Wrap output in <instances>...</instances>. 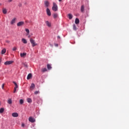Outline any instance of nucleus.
Returning a JSON list of instances; mask_svg holds the SVG:
<instances>
[{
	"instance_id": "obj_1",
	"label": "nucleus",
	"mask_w": 129,
	"mask_h": 129,
	"mask_svg": "<svg viewBox=\"0 0 129 129\" xmlns=\"http://www.w3.org/2000/svg\"><path fill=\"white\" fill-rule=\"evenodd\" d=\"M52 10L54 12H57V11H58V6H57V5L56 3H55V2L53 3V7L52 8Z\"/></svg>"
},
{
	"instance_id": "obj_2",
	"label": "nucleus",
	"mask_w": 129,
	"mask_h": 129,
	"mask_svg": "<svg viewBox=\"0 0 129 129\" xmlns=\"http://www.w3.org/2000/svg\"><path fill=\"white\" fill-rule=\"evenodd\" d=\"M30 42L32 44V47H35V46H37V43H36V42H35V40H34L33 38L30 39Z\"/></svg>"
},
{
	"instance_id": "obj_3",
	"label": "nucleus",
	"mask_w": 129,
	"mask_h": 129,
	"mask_svg": "<svg viewBox=\"0 0 129 129\" xmlns=\"http://www.w3.org/2000/svg\"><path fill=\"white\" fill-rule=\"evenodd\" d=\"M28 120L29 121L32 123L36 121V119H35V118H34L33 117H29Z\"/></svg>"
},
{
	"instance_id": "obj_4",
	"label": "nucleus",
	"mask_w": 129,
	"mask_h": 129,
	"mask_svg": "<svg viewBox=\"0 0 129 129\" xmlns=\"http://www.w3.org/2000/svg\"><path fill=\"white\" fill-rule=\"evenodd\" d=\"M35 84L32 83L31 84V86L30 87V90L31 91H33V90H34V89H35Z\"/></svg>"
},
{
	"instance_id": "obj_5",
	"label": "nucleus",
	"mask_w": 129,
	"mask_h": 129,
	"mask_svg": "<svg viewBox=\"0 0 129 129\" xmlns=\"http://www.w3.org/2000/svg\"><path fill=\"white\" fill-rule=\"evenodd\" d=\"M46 13H47V16H49V17L51 16V11H50V9H49V8L46 9Z\"/></svg>"
},
{
	"instance_id": "obj_6",
	"label": "nucleus",
	"mask_w": 129,
	"mask_h": 129,
	"mask_svg": "<svg viewBox=\"0 0 129 129\" xmlns=\"http://www.w3.org/2000/svg\"><path fill=\"white\" fill-rule=\"evenodd\" d=\"M16 20H17V18H13L11 22V24L14 25V24H15V23H16Z\"/></svg>"
},
{
	"instance_id": "obj_7",
	"label": "nucleus",
	"mask_w": 129,
	"mask_h": 129,
	"mask_svg": "<svg viewBox=\"0 0 129 129\" xmlns=\"http://www.w3.org/2000/svg\"><path fill=\"white\" fill-rule=\"evenodd\" d=\"M24 24H25V23L23 21H21L17 23V26L18 27H20V26H23Z\"/></svg>"
},
{
	"instance_id": "obj_8",
	"label": "nucleus",
	"mask_w": 129,
	"mask_h": 129,
	"mask_svg": "<svg viewBox=\"0 0 129 129\" xmlns=\"http://www.w3.org/2000/svg\"><path fill=\"white\" fill-rule=\"evenodd\" d=\"M12 116H13V117H18V116H19V114L17 112L13 113Z\"/></svg>"
},
{
	"instance_id": "obj_9",
	"label": "nucleus",
	"mask_w": 129,
	"mask_h": 129,
	"mask_svg": "<svg viewBox=\"0 0 129 129\" xmlns=\"http://www.w3.org/2000/svg\"><path fill=\"white\" fill-rule=\"evenodd\" d=\"M13 63V61H7L5 62V65H10V64H12Z\"/></svg>"
},
{
	"instance_id": "obj_10",
	"label": "nucleus",
	"mask_w": 129,
	"mask_h": 129,
	"mask_svg": "<svg viewBox=\"0 0 129 129\" xmlns=\"http://www.w3.org/2000/svg\"><path fill=\"white\" fill-rule=\"evenodd\" d=\"M45 24H46L47 27H51V23L49 21H46Z\"/></svg>"
},
{
	"instance_id": "obj_11",
	"label": "nucleus",
	"mask_w": 129,
	"mask_h": 129,
	"mask_svg": "<svg viewBox=\"0 0 129 129\" xmlns=\"http://www.w3.org/2000/svg\"><path fill=\"white\" fill-rule=\"evenodd\" d=\"M21 41L22 43H23L24 44H27V43H28V42L27 41V40L25 38H22Z\"/></svg>"
},
{
	"instance_id": "obj_12",
	"label": "nucleus",
	"mask_w": 129,
	"mask_h": 129,
	"mask_svg": "<svg viewBox=\"0 0 129 129\" xmlns=\"http://www.w3.org/2000/svg\"><path fill=\"white\" fill-rule=\"evenodd\" d=\"M47 71H48V70H47V68H42V69H41V72L42 73H44L45 72H47Z\"/></svg>"
},
{
	"instance_id": "obj_13",
	"label": "nucleus",
	"mask_w": 129,
	"mask_h": 129,
	"mask_svg": "<svg viewBox=\"0 0 129 129\" xmlns=\"http://www.w3.org/2000/svg\"><path fill=\"white\" fill-rule=\"evenodd\" d=\"M44 5L46 8H48V7H49V2L47 1H44Z\"/></svg>"
},
{
	"instance_id": "obj_14",
	"label": "nucleus",
	"mask_w": 129,
	"mask_h": 129,
	"mask_svg": "<svg viewBox=\"0 0 129 129\" xmlns=\"http://www.w3.org/2000/svg\"><path fill=\"white\" fill-rule=\"evenodd\" d=\"M26 55H27L26 53L24 52V53H20V56L22 57H24L26 56Z\"/></svg>"
},
{
	"instance_id": "obj_15",
	"label": "nucleus",
	"mask_w": 129,
	"mask_h": 129,
	"mask_svg": "<svg viewBox=\"0 0 129 129\" xmlns=\"http://www.w3.org/2000/svg\"><path fill=\"white\" fill-rule=\"evenodd\" d=\"M32 78V74H29L27 76V80H29V79H31Z\"/></svg>"
},
{
	"instance_id": "obj_16",
	"label": "nucleus",
	"mask_w": 129,
	"mask_h": 129,
	"mask_svg": "<svg viewBox=\"0 0 129 129\" xmlns=\"http://www.w3.org/2000/svg\"><path fill=\"white\" fill-rule=\"evenodd\" d=\"M3 13L4 14V15H6L7 13H8V11H7V9L6 8H3Z\"/></svg>"
},
{
	"instance_id": "obj_17",
	"label": "nucleus",
	"mask_w": 129,
	"mask_h": 129,
	"mask_svg": "<svg viewBox=\"0 0 129 129\" xmlns=\"http://www.w3.org/2000/svg\"><path fill=\"white\" fill-rule=\"evenodd\" d=\"M81 11L82 13H83L84 12V5H82L81 8Z\"/></svg>"
},
{
	"instance_id": "obj_18",
	"label": "nucleus",
	"mask_w": 129,
	"mask_h": 129,
	"mask_svg": "<svg viewBox=\"0 0 129 129\" xmlns=\"http://www.w3.org/2000/svg\"><path fill=\"white\" fill-rule=\"evenodd\" d=\"M68 17H69V19L70 20L72 19V18H73V16L72 14H68Z\"/></svg>"
},
{
	"instance_id": "obj_19",
	"label": "nucleus",
	"mask_w": 129,
	"mask_h": 129,
	"mask_svg": "<svg viewBox=\"0 0 129 129\" xmlns=\"http://www.w3.org/2000/svg\"><path fill=\"white\" fill-rule=\"evenodd\" d=\"M75 24H76V25L79 24V19L78 18H76L75 20Z\"/></svg>"
},
{
	"instance_id": "obj_20",
	"label": "nucleus",
	"mask_w": 129,
	"mask_h": 129,
	"mask_svg": "<svg viewBox=\"0 0 129 129\" xmlns=\"http://www.w3.org/2000/svg\"><path fill=\"white\" fill-rule=\"evenodd\" d=\"M47 69L48 70H50V69H52V67H51V65L47 64Z\"/></svg>"
},
{
	"instance_id": "obj_21",
	"label": "nucleus",
	"mask_w": 129,
	"mask_h": 129,
	"mask_svg": "<svg viewBox=\"0 0 129 129\" xmlns=\"http://www.w3.org/2000/svg\"><path fill=\"white\" fill-rule=\"evenodd\" d=\"M6 52H7V49L6 48H4L2 50V54H5V53H6Z\"/></svg>"
},
{
	"instance_id": "obj_22",
	"label": "nucleus",
	"mask_w": 129,
	"mask_h": 129,
	"mask_svg": "<svg viewBox=\"0 0 129 129\" xmlns=\"http://www.w3.org/2000/svg\"><path fill=\"white\" fill-rule=\"evenodd\" d=\"M13 83H14V84L15 85L14 88H16L17 89V88H18V84H17V83H16V82H13Z\"/></svg>"
},
{
	"instance_id": "obj_23",
	"label": "nucleus",
	"mask_w": 129,
	"mask_h": 129,
	"mask_svg": "<svg viewBox=\"0 0 129 129\" xmlns=\"http://www.w3.org/2000/svg\"><path fill=\"white\" fill-rule=\"evenodd\" d=\"M13 101H12V99H9L8 100V103H9V104H12Z\"/></svg>"
},
{
	"instance_id": "obj_24",
	"label": "nucleus",
	"mask_w": 129,
	"mask_h": 129,
	"mask_svg": "<svg viewBox=\"0 0 129 129\" xmlns=\"http://www.w3.org/2000/svg\"><path fill=\"white\" fill-rule=\"evenodd\" d=\"M27 102H28V103H32V99L27 98Z\"/></svg>"
},
{
	"instance_id": "obj_25",
	"label": "nucleus",
	"mask_w": 129,
	"mask_h": 129,
	"mask_svg": "<svg viewBox=\"0 0 129 129\" xmlns=\"http://www.w3.org/2000/svg\"><path fill=\"white\" fill-rule=\"evenodd\" d=\"M73 27V30H74V31H76V30H77V27H76V25H75V24H74Z\"/></svg>"
},
{
	"instance_id": "obj_26",
	"label": "nucleus",
	"mask_w": 129,
	"mask_h": 129,
	"mask_svg": "<svg viewBox=\"0 0 129 129\" xmlns=\"http://www.w3.org/2000/svg\"><path fill=\"white\" fill-rule=\"evenodd\" d=\"M25 31L27 32V35H29L30 34V30L28 29H25Z\"/></svg>"
},
{
	"instance_id": "obj_27",
	"label": "nucleus",
	"mask_w": 129,
	"mask_h": 129,
	"mask_svg": "<svg viewBox=\"0 0 129 129\" xmlns=\"http://www.w3.org/2000/svg\"><path fill=\"white\" fill-rule=\"evenodd\" d=\"M4 111H5V109H4L3 108H1L0 109V113H3Z\"/></svg>"
},
{
	"instance_id": "obj_28",
	"label": "nucleus",
	"mask_w": 129,
	"mask_h": 129,
	"mask_svg": "<svg viewBox=\"0 0 129 129\" xmlns=\"http://www.w3.org/2000/svg\"><path fill=\"white\" fill-rule=\"evenodd\" d=\"M57 17H58V14H57V13H55L53 14L54 19H56V18H57Z\"/></svg>"
},
{
	"instance_id": "obj_29",
	"label": "nucleus",
	"mask_w": 129,
	"mask_h": 129,
	"mask_svg": "<svg viewBox=\"0 0 129 129\" xmlns=\"http://www.w3.org/2000/svg\"><path fill=\"white\" fill-rule=\"evenodd\" d=\"M24 103V100L23 99H20V104H23Z\"/></svg>"
},
{
	"instance_id": "obj_30",
	"label": "nucleus",
	"mask_w": 129,
	"mask_h": 129,
	"mask_svg": "<svg viewBox=\"0 0 129 129\" xmlns=\"http://www.w3.org/2000/svg\"><path fill=\"white\" fill-rule=\"evenodd\" d=\"M39 93H40V91H36L34 92V94H35V95L39 94Z\"/></svg>"
},
{
	"instance_id": "obj_31",
	"label": "nucleus",
	"mask_w": 129,
	"mask_h": 129,
	"mask_svg": "<svg viewBox=\"0 0 129 129\" xmlns=\"http://www.w3.org/2000/svg\"><path fill=\"white\" fill-rule=\"evenodd\" d=\"M13 51H16L17 50V47L14 46L13 49H12Z\"/></svg>"
},
{
	"instance_id": "obj_32",
	"label": "nucleus",
	"mask_w": 129,
	"mask_h": 129,
	"mask_svg": "<svg viewBox=\"0 0 129 129\" xmlns=\"http://www.w3.org/2000/svg\"><path fill=\"white\" fill-rule=\"evenodd\" d=\"M6 43H7V44H10V43H11V41H10V40H6Z\"/></svg>"
},
{
	"instance_id": "obj_33",
	"label": "nucleus",
	"mask_w": 129,
	"mask_h": 129,
	"mask_svg": "<svg viewBox=\"0 0 129 129\" xmlns=\"http://www.w3.org/2000/svg\"><path fill=\"white\" fill-rule=\"evenodd\" d=\"M16 91H17V89H16V88H14V93H16Z\"/></svg>"
},
{
	"instance_id": "obj_34",
	"label": "nucleus",
	"mask_w": 129,
	"mask_h": 129,
	"mask_svg": "<svg viewBox=\"0 0 129 129\" xmlns=\"http://www.w3.org/2000/svg\"><path fill=\"white\" fill-rule=\"evenodd\" d=\"M24 65L25 67H26V68H28V64H27L26 63H24Z\"/></svg>"
},
{
	"instance_id": "obj_35",
	"label": "nucleus",
	"mask_w": 129,
	"mask_h": 129,
	"mask_svg": "<svg viewBox=\"0 0 129 129\" xmlns=\"http://www.w3.org/2000/svg\"><path fill=\"white\" fill-rule=\"evenodd\" d=\"M22 127H24V126H25V123H22Z\"/></svg>"
},
{
	"instance_id": "obj_36",
	"label": "nucleus",
	"mask_w": 129,
	"mask_h": 129,
	"mask_svg": "<svg viewBox=\"0 0 129 129\" xmlns=\"http://www.w3.org/2000/svg\"><path fill=\"white\" fill-rule=\"evenodd\" d=\"M5 87V84H3L2 85V89H4V88Z\"/></svg>"
},
{
	"instance_id": "obj_37",
	"label": "nucleus",
	"mask_w": 129,
	"mask_h": 129,
	"mask_svg": "<svg viewBox=\"0 0 129 129\" xmlns=\"http://www.w3.org/2000/svg\"><path fill=\"white\" fill-rule=\"evenodd\" d=\"M13 2V0H8L9 3H12Z\"/></svg>"
},
{
	"instance_id": "obj_38",
	"label": "nucleus",
	"mask_w": 129,
	"mask_h": 129,
	"mask_svg": "<svg viewBox=\"0 0 129 129\" xmlns=\"http://www.w3.org/2000/svg\"><path fill=\"white\" fill-rule=\"evenodd\" d=\"M55 47H58V44H55Z\"/></svg>"
},
{
	"instance_id": "obj_39",
	"label": "nucleus",
	"mask_w": 129,
	"mask_h": 129,
	"mask_svg": "<svg viewBox=\"0 0 129 129\" xmlns=\"http://www.w3.org/2000/svg\"><path fill=\"white\" fill-rule=\"evenodd\" d=\"M57 39H60V36H57Z\"/></svg>"
},
{
	"instance_id": "obj_40",
	"label": "nucleus",
	"mask_w": 129,
	"mask_h": 129,
	"mask_svg": "<svg viewBox=\"0 0 129 129\" xmlns=\"http://www.w3.org/2000/svg\"><path fill=\"white\" fill-rule=\"evenodd\" d=\"M2 62V58H0V64Z\"/></svg>"
},
{
	"instance_id": "obj_41",
	"label": "nucleus",
	"mask_w": 129,
	"mask_h": 129,
	"mask_svg": "<svg viewBox=\"0 0 129 129\" xmlns=\"http://www.w3.org/2000/svg\"><path fill=\"white\" fill-rule=\"evenodd\" d=\"M58 2H62V0H58Z\"/></svg>"
},
{
	"instance_id": "obj_42",
	"label": "nucleus",
	"mask_w": 129,
	"mask_h": 129,
	"mask_svg": "<svg viewBox=\"0 0 129 129\" xmlns=\"http://www.w3.org/2000/svg\"><path fill=\"white\" fill-rule=\"evenodd\" d=\"M0 6H2V3H0Z\"/></svg>"
},
{
	"instance_id": "obj_43",
	"label": "nucleus",
	"mask_w": 129,
	"mask_h": 129,
	"mask_svg": "<svg viewBox=\"0 0 129 129\" xmlns=\"http://www.w3.org/2000/svg\"><path fill=\"white\" fill-rule=\"evenodd\" d=\"M1 104H2L1 103V102H0V106H1Z\"/></svg>"
}]
</instances>
